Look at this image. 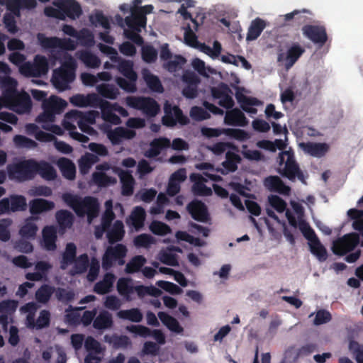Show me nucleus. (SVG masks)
<instances>
[{
  "label": "nucleus",
  "mask_w": 363,
  "mask_h": 363,
  "mask_svg": "<svg viewBox=\"0 0 363 363\" xmlns=\"http://www.w3.org/2000/svg\"><path fill=\"white\" fill-rule=\"evenodd\" d=\"M62 199L75 212L77 216L84 217L86 216L89 223L99 215V203L95 197L87 196L82 198L78 195L65 193L62 195Z\"/></svg>",
  "instance_id": "1"
},
{
  "label": "nucleus",
  "mask_w": 363,
  "mask_h": 363,
  "mask_svg": "<svg viewBox=\"0 0 363 363\" xmlns=\"http://www.w3.org/2000/svg\"><path fill=\"white\" fill-rule=\"evenodd\" d=\"M279 165H284L283 169L279 170V173L284 177L291 182L297 178L299 181L306 184L303 172L296 161L294 152L290 149L287 151H282L278 156Z\"/></svg>",
  "instance_id": "2"
},
{
  "label": "nucleus",
  "mask_w": 363,
  "mask_h": 363,
  "mask_svg": "<svg viewBox=\"0 0 363 363\" xmlns=\"http://www.w3.org/2000/svg\"><path fill=\"white\" fill-rule=\"evenodd\" d=\"M67 105V104L64 99L57 96H51L43 102V112L38 116L36 121L38 123L53 122L55 115L62 113Z\"/></svg>",
  "instance_id": "3"
},
{
  "label": "nucleus",
  "mask_w": 363,
  "mask_h": 363,
  "mask_svg": "<svg viewBox=\"0 0 363 363\" xmlns=\"http://www.w3.org/2000/svg\"><path fill=\"white\" fill-rule=\"evenodd\" d=\"M1 100L20 113H28L32 108L30 97L26 92L19 93L15 89L7 90Z\"/></svg>",
  "instance_id": "4"
},
{
  "label": "nucleus",
  "mask_w": 363,
  "mask_h": 363,
  "mask_svg": "<svg viewBox=\"0 0 363 363\" xmlns=\"http://www.w3.org/2000/svg\"><path fill=\"white\" fill-rule=\"evenodd\" d=\"M35 160H25L7 166V172L10 179H16L20 182L32 179L35 177Z\"/></svg>",
  "instance_id": "5"
},
{
  "label": "nucleus",
  "mask_w": 363,
  "mask_h": 363,
  "mask_svg": "<svg viewBox=\"0 0 363 363\" xmlns=\"http://www.w3.org/2000/svg\"><path fill=\"white\" fill-rule=\"evenodd\" d=\"M125 101L128 106L141 111L147 117H155L160 111L159 104L151 97L132 96H128Z\"/></svg>",
  "instance_id": "6"
},
{
  "label": "nucleus",
  "mask_w": 363,
  "mask_h": 363,
  "mask_svg": "<svg viewBox=\"0 0 363 363\" xmlns=\"http://www.w3.org/2000/svg\"><path fill=\"white\" fill-rule=\"evenodd\" d=\"M75 79V65L74 62H65L62 67L53 72L52 82L60 91L69 88V84Z\"/></svg>",
  "instance_id": "7"
},
{
  "label": "nucleus",
  "mask_w": 363,
  "mask_h": 363,
  "mask_svg": "<svg viewBox=\"0 0 363 363\" xmlns=\"http://www.w3.org/2000/svg\"><path fill=\"white\" fill-rule=\"evenodd\" d=\"M127 251L126 247L123 244H116L115 246L108 247L102 257V268L104 270H108L115 262H117L120 266L123 265Z\"/></svg>",
  "instance_id": "8"
},
{
  "label": "nucleus",
  "mask_w": 363,
  "mask_h": 363,
  "mask_svg": "<svg viewBox=\"0 0 363 363\" xmlns=\"http://www.w3.org/2000/svg\"><path fill=\"white\" fill-rule=\"evenodd\" d=\"M49 69L48 61L45 56L37 55L33 62H26L20 67V72L26 77H40L45 75Z\"/></svg>",
  "instance_id": "9"
},
{
  "label": "nucleus",
  "mask_w": 363,
  "mask_h": 363,
  "mask_svg": "<svg viewBox=\"0 0 363 363\" xmlns=\"http://www.w3.org/2000/svg\"><path fill=\"white\" fill-rule=\"evenodd\" d=\"M164 112L162 122L167 127L172 128L177 123L185 125L189 123V118L184 115L181 108L178 106H172L168 101H166L164 105Z\"/></svg>",
  "instance_id": "10"
},
{
  "label": "nucleus",
  "mask_w": 363,
  "mask_h": 363,
  "mask_svg": "<svg viewBox=\"0 0 363 363\" xmlns=\"http://www.w3.org/2000/svg\"><path fill=\"white\" fill-rule=\"evenodd\" d=\"M359 242V237L357 233H348L333 241L332 250L335 255L343 256L352 251Z\"/></svg>",
  "instance_id": "11"
},
{
  "label": "nucleus",
  "mask_w": 363,
  "mask_h": 363,
  "mask_svg": "<svg viewBox=\"0 0 363 363\" xmlns=\"http://www.w3.org/2000/svg\"><path fill=\"white\" fill-rule=\"evenodd\" d=\"M304 37L320 47L328 40L326 28L323 25H305L301 28Z\"/></svg>",
  "instance_id": "12"
},
{
  "label": "nucleus",
  "mask_w": 363,
  "mask_h": 363,
  "mask_svg": "<svg viewBox=\"0 0 363 363\" xmlns=\"http://www.w3.org/2000/svg\"><path fill=\"white\" fill-rule=\"evenodd\" d=\"M37 38L40 45L45 49L60 48L65 50H73L76 48L74 42L70 38L46 37L43 33H38Z\"/></svg>",
  "instance_id": "13"
},
{
  "label": "nucleus",
  "mask_w": 363,
  "mask_h": 363,
  "mask_svg": "<svg viewBox=\"0 0 363 363\" xmlns=\"http://www.w3.org/2000/svg\"><path fill=\"white\" fill-rule=\"evenodd\" d=\"M311 15V12L307 9L294 10L292 12L286 13L283 16L284 26L300 27L301 26L309 25L311 22V18L307 16Z\"/></svg>",
  "instance_id": "14"
},
{
  "label": "nucleus",
  "mask_w": 363,
  "mask_h": 363,
  "mask_svg": "<svg viewBox=\"0 0 363 363\" xmlns=\"http://www.w3.org/2000/svg\"><path fill=\"white\" fill-rule=\"evenodd\" d=\"M53 4L60 9L63 20L66 17L75 20L82 14V7L75 0H58L54 1Z\"/></svg>",
  "instance_id": "15"
},
{
  "label": "nucleus",
  "mask_w": 363,
  "mask_h": 363,
  "mask_svg": "<svg viewBox=\"0 0 363 363\" xmlns=\"http://www.w3.org/2000/svg\"><path fill=\"white\" fill-rule=\"evenodd\" d=\"M232 91L229 86L221 83L217 87H213L211 89V95L213 99H218V104L219 106L226 108H232L235 103L231 96Z\"/></svg>",
  "instance_id": "16"
},
{
  "label": "nucleus",
  "mask_w": 363,
  "mask_h": 363,
  "mask_svg": "<svg viewBox=\"0 0 363 363\" xmlns=\"http://www.w3.org/2000/svg\"><path fill=\"white\" fill-rule=\"evenodd\" d=\"M186 210L192 218L196 221L206 223L209 219L208 208L201 201L193 200L188 203Z\"/></svg>",
  "instance_id": "17"
},
{
  "label": "nucleus",
  "mask_w": 363,
  "mask_h": 363,
  "mask_svg": "<svg viewBox=\"0 0 363 363\" xmlns=\"http://www.w3.org/2000/svg\"><path fill=\"white\" fill-rule=\"evenodd\" d=\"M264 186L272 192H277L284 196H289L291 188L286 185L278 176H269L264 179Z\"/></svg>",
  "instance_id": "18"
},
{
  "label": "nucleus",
  "mask_w": 363,
  "mask_h": 363,
  "mask_svg": "<svg viewBox=\"0 0 363 363\" xmlns=\"http://www.w3.org/2000/svg\"><path fill=\"white\" fill-rule=\"evenodd\" d=\"M299 147L305 153L315 157L324 156L329 150L328 144L320 143H301Z\"/></svg>",
  "instance_id": "19"
},
{
  "label": "nucleus",
  "mask_w": 363,
  "mask_h": 363,
  "mask_svg": "<svg viewBox=\"0 0 363 363\" xmlns=\"http://www.w3.org/2000/svg\"><path fill=\"white\" fill-rule=\"evenodd\" d=\"M171 142L169 139L160 137L155 138L150 143V148L145 152V156L147 158H155L160 155L161 152L169 147Z\"/></svg>",
  "instance_id": "20"
},
{
  "label": "nucleus",
  "mask_w": 363,
  "mask_h": 363,
  "mask_svg": "<svg viewBox=\"0 0 363 363\" xmlns=\"http://www.w3.org/2000/svg\"><path fill=\"white\" fill-rule=\"evenodd\" d=\"M44 247L48 251H54L57 248V229L52 225L44 227L42 231Z\"/></svg>",
  "instance_id": "21"
},
{
  "label": "nucleus",
  "mask_w": 363,
  "mask_h": 363,
  "mask_svg": "<svg viewBox=\"0 0 363 363\" xmlns=\"http://www.w3.org/2000/svg\"><path fill=\"white\" fill-rule=\"evenodd\" d=\"M224 121L225 124L233 126H245L247 123L245 114L238 108L228 111Z\"/></svg>",
  "instance_id": "22"
},
{
  "label": "nucleus",
  "mask_w": 363,
  "mask_h": 363,
  "mask_svg": "<svg viewBox=\"0 0 363 363\" xmlns=\"http://www.w3.org/2000/svg\"><path fill=\"white\" fill-rule=\"evenodd\" d=\"M70 101L72 104L79 107H95L99 104L100 99L96 94H89L86 96L76 94L70 99Z\"/></svg>",
  "instance_id": "23"
},
{
  "label": "nucleus",
  "mask_w": 363,
  "mask_h": 363,
  "mask_svg": "<svg viewBox=\"0 0 363 363\" xmlns=\"http://www.w3.org/2000/svg\"><path fill=\"white\" fill-rule=\"evenodd\" d=\"M54 208L55 203L53 201L44 199H34L29 202L30 213L33 216L49 211Z\"/></svg>",
  "instance_id": "24"
},
{
  "label": "nucleus",
  "mask_w": 363,
  "mask_h": 363,
  "mask_svg": "<svg viewBox=\"0 0 363 363\" xmlns=\"http://www.w3.org/2000/svg\"><path fill=\"white\" fill-rule=\"evenodd\" d=\"M40 175L41 177L46 180H54L57 177V172L55 168L48 162L35 161V176Z\"/></svg>",
  "instance_id": "25"
},
{
  "label": "nucleus",
  "mask_w": 363,
  "mask_h": 363,
  "mask_svg": "<svg viewBox=\"0 0 363 363\" xmlns=\"http://www.w3.org/2000/svg\"><path fill=\"white\" fill-rule=\"evenodd\" d=\"M116 276L111 272L104 274L102 280L98 281L94 286V291L97 294L104 295L111 291Z\"/></svg>",
  "instance_id": "26"
},
{
  "label": "nucleus",
  "mask_w": 363,
  "mask_h": 363,
  "mask_svg": "<svg viewBox=\"0 0 363 363\" xmlns=\"http://www.w3.org/2000/svg\"><path fill=\"white\" fill-rule=\"evenodd\" d=\"M146 18H143V15H140L134 8L131 9V16L125 18L126 26L130 30L140 32L141 28L146 26Z\"/></svg>",
  "instance_id": "27"
},
{
  "label": "nucleus",
  "mask_w": 363,
  "mask_h": 363,
  "mask_svg": "<svg viewBox=\"0 0 363 363\" xmlns=\"http://www.w3.org/2000/svg\"><path fill=\"white\" fill-rule=\"evenodd\" d=\"M118 176L122 184L121 194L125 196H130L133 194L135 180L129 171L121 170Z\"/></svg>",
  "instance_id": "28"
},
{
  "label": "nucleus",
  "mask_w": 363,
  "mask_h": 363,
  "mask_svg": "<svg viewBox=\"0 0 363 363\" xmlns=\"http://www.w3.org/2000/svg\"><path fill=\"white\" fill-rule=\"evenodd\" d=\"M191 179L194 182L192 186V191L196 196H209L212 194L211 188L204 184L206 179L199 174H193Z\"/></svg>",
  "instance_id": "29"
},
{
  "label": "nucleus",
  "mask_w": 363,
  "mask_h": 363,
  "mask_svg": "<svg viewBox=\"0 0 363 363\" xmlns=\"http://www.w3.org/2000/svg\"><path fill=\"white\" fill-rule=\"evenodd\" d=\"M266 26L267 23L263 19L259 17L254 19L249 26L246 40L252 41L257 39Z\"/></svg>",
  "instance_id": "30"
},
{
  "label": "nucleus",
  "mask_w": 363,
  "mask_h": 363,
  "mask_svg": "<svg viewBox=\"0 0 363 363\" xmlns=\"http://www.w3.org/2000/svg\"><path fill=\"white\" fill-rule=\"evenodd\" d=\"M304 52V48L301 46L298 43H293L286 53V67H291Z\"/></svg>",
  "instance_id": "31"
},
{
  "label": "nucleus",
  "mask_w": 363,
  "mask_h": 363,
  "mask_svg": "<svg viewBox=\"0 0 363 363\" xmlns=\"http://www.w3.org/2000/svg\"><path fill=\"white\" fill-rule=\"evenodd\" d=\"M36 219L37 218L31 216L26 220L19 230V234L22 238L26 239H34L35 238L38 230L36 223L34 222Z\"/></svg>",
  "instance_id": "32"
},
{
  "label": "nucleus",
  "mask_w": 363,
  "mask_h": 363,
  "mask_svg": "<svg viewBox=\"0 0 363 363\" xmlns=\"http://www.w3.org/2000/svg\"><path fill=\"white\" fill-rule=\"evenodd\" d=\"M106 237L109 243L113 244L116 242L121 241L124 236V225L121 220H116L113 227L106 230Z\"/></svg>",
  "instance_id": "33"
},
{
  "label": "nucleus",
  "mask_w": 363,
  "mask_h": 363,
  "mask_svg": "<svg viewBox=\"0 0 363 363\" xmlns=\"http://www.w3.org/2000/svg\"><path fill=\"white\" fill-rule=\"evenodd\" d=\"M157 315L161 322L169 330L176 333H181L183 332V328L180 325L179 323L175 318L163 311L159 312Z\"/></svg>",
  "instance_id": "34"
},
{
  "label": "nucleus",
  "mask_w": 363,
  "mask_h": 363,
  "mask_svg": "<svg viewBox=\"0 0 363 363\" xmlns=\"http://www.w3.org/2000/svg\"><path fill=\"white\" fill-rule=\"evenodd\" d=\"M157 315L161 322L169 330L176 333H181L183 332V328L180 325L179 323L175 318L163 311L159 312Z\"/></svg>",
  "instance_id": "35"
},
{
  "label": "nucleus",
  "mask_w": 363,
  "mask_h": 363,
  "mask_svg": "<svg viewBox=\"0 0 363 363\" xmlns=\"http://www.w3.org/2000/svg\"><path fill=\"white\" fill-rule=\"evenodd\" d=\"M145 216L146 214L144 208L141 206H136L132 211L127 222L133 226L135 230H138L144 225Z\"/></svg>",
  "instance_id": "36"
},
{
  "label": "nucleus",
  "mask_w": 363,
  "mask_h": 363,
  "mask_svg": "<svg viewBox=\"0 0 363 363\" xmlns=\"http://www.w3.org/2000/svg\"><path fill=\"white\" fill-rule=\"evenodd\" d=\"M77 259V247L74 243L69 242L67 244L65 250L62 254L60 262V268L65 269L66 267L74 263Z\"/></svg>",
  "instance_id": "37"
},
{
  "label": "nucleus",
  "mask_w": 363,
  "mask_h": 363,
  "mask_svg": "<svg viewBox=\"0 0 363 363\" xmlns=\"http://www.w3.org/2000/svg\"><path fill=\"white\" fill-rule=\"evenodd\" d=\"M118 69L121 74L131 82H136L138 75L133 70V62L130 60H121L118 61Z\"/></svg>",
  "instance_id": "38"
},
{
  "label": "nucleus",
  "mask_w": 363,
  "mask_h": 363,
  "mask_svg": "<svg viewBox=\"0 0 363 363\" xmlns=\"http://www.w3.org/2000/svg\"><path fill=\"white\" fill-rule=\"evenodd\" d=\"M113 325V318L111 314L106 311H102L95 317L93 322V327L97 330H105Z\"/></svg>",
  "instance_id": "39"
},
{
  "label": "nucleus",
  "mask_w": 363,
  "mask_h": 363,
  "mask_svg": "<svg viewBox=\"0 0 363 363\" xmlns=\"http://www.w3.org/2000/svg\"><path fill=\"white\" fill-rule=\"evenodd\" d=\"M9 199V211H23L26 210L27 203L26 199L22 195L13 194Z\"/></svg>",
  "instance_id": "40"
},
{
  "label": "nucleus",
  "mask_w": 363,
  "mask_h": 363,
  "mask_svg": "<svg viewBox=\"0 0 363 363\" xmlns=\"http://www.w3.org/2000/svg\"><path fill=\"white\" fill-rule=\"evenodd\" d=\"M55 287L48 284H43L35 292V299L38 303H47L55 294Z\"/></svg>",
  "instance_id": "41"
},
{
  "label": "nucleus",
  "mask_w": 363,
  "mask_h": 363,
  "mask_svg": "<svg viewBox=\"0 0 363 363\" xmlns=\"http://www.w3.org/2000/svg\"><path fill=\"white\" fill-rule=\"evenodd\" d=\"M241 162L240 156L235 152L228 150L225 153V160L222 166L228 172H234L238 169V164Z\"/></svg>",
  "instance_id": "42"
},
{
  "label": "nucleus",
  "mask_w": 363,
  "mask_h": 363,
  "mask_svg": "<svg viewBox=\"0 0 363 363\" xmlns=\"http://www.w3.org/2000/svg\"><path fill=\"white\" fill-rule=\"evenodd\" d=\"M78 58L89 68H98L101 65L99 57L88 50L81 51Z\"/></svg>",
  "instance_id": "43"
},
{
  "label": "nucleus",
  "mask_w": 363,
  "mask_h": 363,
  "mask_svg": "<svg viewBox=\"0 0 363 363\" xmlns=\"http://www.w3.org/2000/svg\"><path fill=\"white\" fill-rule=\"evenodd\" d=\"M146 262L145 257L143 255H135L127 263L125 269V272L134 274L140 272Z\"/></svg>",
  "instance_id": "44"
},
{
  "label": "nucleus",
  "mask_w": 363,
  "mask_h": 363,
  "mask_svg": "<svg viewBox=\"0 0 363 363\" xmlns=\"http://www.w3.org/2000/svg\"><path fill=\"white\" fill-rule=\"evenodd\" d=\"M97 91L104 98L116 99L119 94V91L113 84H101L97 86Z\"/></svg>",
  "instance_id": "45"
},
{
  "label": "nucleus",
  "mask_w": 363,
  "mask_h": 363,
  "mask_svg": "<svg viewBox=\"0 0 363 363\" xmlns=\"http://www.w3.org/2000/svg\"><path fill=\"white\" fill-rule=\"evenodd\" d=\"M309 247L311 253L315 255L319 261L324 262L327 259V250L318 238H315V240L309 243Z\"/></svg>",
  "instance_id": "46"
},
{
  "label": "nucleus",
  "mask_w": 363,
  "mask_h": 363,
  "mask_svg": "<svg viewBox=\"0 0 363 363\" xmlns=\"http://www.w3.org/2000/svg\"><path fill=\"white\" fill-rule=\"evenodd\" d=\"M56 220L61 228H70L74 221V216L67 210H60L55 214Z\"/></svg>",
  "instance_id": "47"
},
{
  "label": "nucleus",
  "mask_w": 363,
  "mask_h": 363,
  "mask_svg": "<svg viewBox=\"0 0 363 363\" xmlns=\"http://www.w3.org/2000/svg\"><path fill=\"white\" fill-rule=\"evenodd\" d=\"M117 315L121 319L128 320L135 323H139L143 320V314L138 308L121 310L118 312Z\"/></svg>",
  "instance_id": "48"
},
{
  "label": "nucleus",
  "mask_w": 363,
  "mask_h": 363,
  "mask_svg": "<svg viewBox=\"0 0 363 363\" xmlns=\"http://www.w3.org/2000/svg\"><path fill=\"white\" fill-rule=\"evenodd\" d=\"M117 291L121 296L130 299V296L133 294V286L131 280L125 278H120L117 282Z\"/></svg>",
  "instance_id": "49"
},
{
  "label": "nucleus",
  "mask_w": 363,
  "mask_h": 363,
  "mask_svg": "<svg viewBox=\"0 0 363 363\" xmlns=\"http://www.w3.org/2000/svg\"><path fill=\"white\" fill-rule=\"evenodd\" d=\"M208 149L216 155H222L227 149H231L235 152L239 151L238 146L230 142H218L208 146Z\"/></svg>",
  "instance_id": "50"
},
{
  "label": "nucleus",
  "mask_w": 363,
  "mask_h": 363,
  "mask_svg": "<svg viewBox=\"0 0 363 363\" xmlns=\"http://www.w3.org/2000/svg\"><path fill=\"white\" fill-rule=\"evenodd\" d=\"M92 179L94 182L100 187H106L110 184L116 183L115 177L108 176L106 173L96 172L92 174Z\"/></svg>",
  "instance_id": "51"
},
{
  "label": "nucleus",
  "mask_w": 363,
  "mask_h": 363,
  "mask_svg": "<svg viewBox=\"0 0 363 363\" xmlns=\"http://www.w3.org/2000/svg\"><path fill=\"white\" fill-rule=\"evenodd\" d=\"M55 296L57 300L65 305L72 302L75 297V294L72 290H67L64 288H55Z\"/></svg>",
  "instance_id": "52"
},
{
  "label": "nucleus",
  "mask_w": 363,
  "mask_h": 363,
  "mask_svg": "<svg viewBox=\"0 0 363 363\" xmlns=\"http://www.w3.org/2000/svg\"><path fill=\"white\" fill-rule=\"evenodd\" d=\"M143 78L150 89L158 93L163 92V86L160 79L157 76L150 72H147L144 73Z\"/></svg>",
  "instance_id": "53"
},
{
  "label": "nucleus",
  "mask_w": 363,
  "mask_h": 363,
  "mask_svg": "<svg viewBox=\"0 0 363 363\" xmlns=\"http://www.w3.org/2000/svg\"><path fill=\"white\" fill-rule=\"evenodd\" d=\"M13 142L17 148L33 149L38 146L35 141L22 135H16L13 138Z\"/></svg>",
  "instance_id": "54"
},
{
  "label": "nucleus",
  "mask_w": 363,
  "mask_h": 363,
  "mask_svg": "<svg viewBox=\"0 0 363 363\" xmlns=\"http://www.w3.org/2000/svg\"><path fill=\"white\" fill-rule=\"evenodd\" d=\"M74 262V272L73 274L84 273L87 270L89 265V256L86 253L80 255L78 257H77Z\"/></svg>",
  "instance_id": "55"
},
{
  "label": "nucleus",
  "mask_w": 363,
  "mask_h": 363,
  "mask_svg": "<svg viewBox=\"0 0 363 363\" xmlns=\"http://www.w3.org/2000/svg\"><path fill=\"white\" fill-rule=\"evenodd\" d=\"M98 161V157L93 154H86L79 161V169L82 173L85 174L88 172L91 166Z\"/></svg>",
  "instance_id": "56"
},
{
  "label": "nucleus",
  "mask_w": 363,
  "mask_h": 363,
  "mask_svg": "<svg viewBox=\"0 0 363 363\" xmlns=\"http://www.w3.org/2000/svg\"><path fill=\"white\" fill-rule=\"evenodd\" d=\"M150 230L153 234L161 236L168 235L172 232L171 228L168 225L158 220H153L150 223Z\"/></svg>",
  "instance_id": "57"
},
{
  "label": "nucleus",
  "mask_w": 363,
  "mask_h": 363,
  "mask_svg": "<svg viewBox=\"0 0 363 363\" xmlns=\"http://www.w3.org/2000/svg\"><path fill=\"white\" fill-rule=\"evenodd\" d=\"M157 50L152 45H145L141 49V56L143 61L147 63H152L157 60Z\"/></svg>",
  "instance_id": "58"
},
{
  "label": "nucleus",
  "mask_w": 363,
  "mask_h": 363,
  "mask_svg": "<svg viewBox=\"0 0 363 363\" xmlns=\"http://www.w3.org/2000/svg\"><path fill=\"white\" fill-rule=\"evenodd\" d=\"M66 116L68 118H74L75 119L79 118V121H82L89 124L95 123V115L93 112L82 113L78 111H72L68 112Z\"/></svg>",
  "instance_id": "59"
},
{
  "label": "nucleus",
  "mask_w": 363,
  "mask_h": 363,
  "mask_svg": "<svg viewBox=\"0 0 363 363\" xmlns=\"http://www.w3.org/2000/svg\"><path fill=\"white\" fill-rule=\"evenodd\" d=\"M155 242V238L152 235L146 233L137 235L133 240V243L137 247L148 248Z\"/></svg>",
  "instance_id": "60"
},
{
  "label": "nucleus",
  "mask_w": 363,
  "mask_h": 363,
  "mask_svg": "<svg viewBox=\"0 0 363 363\" xmlns=\"http://www.w3.org/2000/svg\"><path fill=\"white\" fill-rule=\"evenodd\" d=\"M224 134L231 138H234L241 142L245 141L250 138L248 133L242 129L225 128L224 129Z\"/></svg>",
  "instance_id": "61"
},
{
  "label": "nucleus",
  "mask_w": 363,
  "mask_h": 363,
  "mask_svg": "<svg viewBox=\"0 0 363 363\" xmlns=\"http://www.w3.org/2000/svg\"><path fill=\"white\" fill-rule=\"evenodd\" d=\"M12 224V220L9 218L0 220V240L7 242L11 238L9 227Z\"/></svg>",
  "instance_id": "62"
},
{
  "label": "nucleus",
  "mask_w": 363,
  "mask_h": 363,
  "mask_svg": "<svg viewBox=\"0 0 363 363\" xmlns=\"http://www.w3.org/2000/svg\"><path fill=\"white\" fill-rule=\"evenodd\" d=\"M77 38L84 46L91 47L95 43L94 34L88 29L81 30Z\"/></svg>",
  "instance_id": "63"
},
{
  "label": "nucleus",
  "mask_w": 363,
  "mask_h": 363,
  "mask_svg": "<svg viewBox=\"0 0 363 363\" xmlns=\"http://www.w3.org/2000/svg\"><path fill=\"white\" fill-rule=\"evenodd\" d=\"M270 206L279 213H283L286 208V203L277 195H270L268 197Z\"/></svg>",
  "instance_id": "64"
}]
</instances>
